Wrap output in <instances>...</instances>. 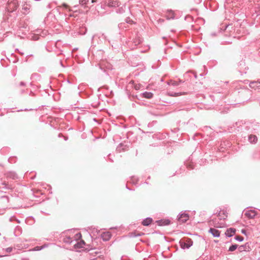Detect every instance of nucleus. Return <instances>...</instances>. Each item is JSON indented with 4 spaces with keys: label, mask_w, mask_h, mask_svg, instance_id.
I'll return each mask as SVG.
<instances>
[{
    "label": "nucleus",
    "mask_w": 260,
    "mask_h": 260,
    "mask_svg": "<svg viewBox=\"0 0 260 260\" xmlns=\"http://www.w3.org/2000/svg\"><path fill=\"white\" fill-rule=\"evenodd\" d=\"M88 2V0H80V4L82 6L85 5Z\"/></svg>",
    "instance_id": "nucleus-17"
},
{
    "label": "nucleus",
    "mask_w": 260,
    "mask_h": 260,
    "mask_svg": "<svg viewBox=\"0 0 260 260\" xmlns=\"http://www.w3.org/2000/svg\"><path fill=\"white\" fill-rule=\"evenodd\" d=\"M82 235L81 234L79 233L75 235V239L76 240H80L81 238Z\"/></svg>",
    "instance_id": "nucleus-18"
},
{
    "label": "nucleus",
    "mask_w": 260,
    "mask_h": 260,
    "mask_svg": "<svg viewBox=\"0 0 260 260\" xmlns=\"http://www.w3.org/2000/svg\"><path fill=\"white\" fill-rule=\"evenodd\" d=\"M235 239L239 241H242L244 239L243 237L240 236H237Z\"/></svg>",
    "instance_id": "nucleus-19"
},
{
    "label": "nucleus",
    "mask_w": 260,
    "mask_h": 260,
    "mask_svg": "<svg viewBox=\"0 0 260 260\" xmlns=\"http://www.w3.org/2000/svg\"><path fill=\"white\" fill-rule=\"evenodd\" d=\"M62 6H63L64 7H65L66 8H69V6H68V5L66 4H63L62 5Z\"/></svg>",
    "instance_id": "nucleus-23"
},
{
    "label": "nucleus",
    "mask_w": 260,
    "mask_h": 260,
    "mask_svg": "<svg viewBox=\"0 0 260 260\" xmlns=\"http://www.w3.org/2000/svg\"><path fill=\"white\" fill-rule=\"evenodd\" d=\"M6 251H7L8 252H11V251H12V248H8L6 249Z\"/></svg>",
    "instance_id": "nucleus-22"
},
{
    "label": "nucleus",
    "mask_w": 260,
    "mask_h": 260,
    "mask_svg": "<svg viewBox=\"0 0 260 260\" xmlns=\"http://www.w3.org/2000/svg\"><path fill=\"white\" fill-rule=\"evenodd\" d=\"M218 216L220 219H224L228 216V213L224 210H221Z\"/></svg>",
    "instance_id": "nucleus-8"
},
{
    "label": "nucleus",
    "mask_w": 260,
    "mask_h": 260,
    "mask_svg": "<svg viewBox=\"0 0 260 260\" xmlns=\"http://www.w3.org/2000/svg\"><path fill=\"white\" fill-rule=\"evenodd\" d=\"M180 82H181L180 80H179L178 81H173V80H170L168 82V84L169 85H173V86H178V85H179Z\"/></svg>",
    "instance_id": "nucleus-13"
},
{
    "label": "nucleus",
    "mask_w": 260,
    "mask_h": 260,
    "mask_svg": "<svg viewBox=\"0 0 260 260\" xmlns=\"http://www.w3.org/2000/svg\"><path fill=\"white\" fill-rule=\"evenodd\" d=\"M189 216L187 214H182L179 217L178 220L181 222H185L188 219Z\"/></svg>",
    "instance_id": "nucleus-7"
},
{
    "label": "nucleus",
    "mask_w": 260,
    "mask_h": 260,
    "mask_svg": "<svg viewBox=\"0 0 260 260\" xmlns=\"http://www.w3.org/2000/svg\"><path fill=\"white\" fill-rule=\"evenodd\" d=\"M237 245H233L230 247L229 250L230 251H234L237 249Z\"/></svg>",
    "instance_id": "nucleus-15"
},
{
    "label": "nucleus",
    "mask_w": 260,
    "mask_h": 260,
    "mask_svg": "<svg viewBox=\"0 0 260 260\" xmlns=\"http://www.w3.org/2000/svg\"><path fill=\"white\" fill-rule=\"evenodd\" d=\"M242 233L245 234V231L244 230H242Z\"/></svg>",
    "instance_id": "nucleus-25"
},
{
    "label": "nucleus",
    "mask_w": 260,
    "mask_h": 260,
    "mask_svg": "<svg viewBox=\"0 0 260 260\" xmlns=\"http://www.w3.org/2000/svg\"><path fill=\"white\" fill-rule=\"evenodd\" d=\"M244 215L249 218H253L256 215V213L254 210H249L246 211Z\"/></svg>",
    "instance_id": "nucleus-3"
},
{
    "label": "nucleus",
    "mask_w": 260,
    "mask_h": 260,
    "mask_svg": "<svg viewBox=\"0 0 260 260\" xmlns=\"http://www.w3.org/2000/svg\"><path fill=\"white\" fill-rule=\"evenodd\" d=\"M248 139L250 142L252 143H255L257 141V137L255 135H250Z\"/></svg>",
    "instance_id": "nucleus-11"
},
{
    "label": "nucleus",
    "mask_w": 260,
    "mask_h": 260,
    "mask_svg": "<svg viewBox=\"0 0 260 260\" xmlns=\"http://www.w3.org/2000/svg\"><path fill=\"white\" fill-rule=\"evenodd\" d=\"M243 247H244V246H241L240 247V248L242 249V248H243Z\"/></svg>",
    "instance_id": "nucleus-29"
},
{
    "label": "nucleus",
    "mask_w": 260,
    "mask_h": 260,
    "mask_svg": "<svg viewBox=\"0 0 260 260\" xmlns=\"http://www.w3.org/2000/svg\"><path fill=\"white\" fill-rule=\"evenodd\" d=\"M209 231L214 237H218L220 236V232L215 229L211 228Z\"/></svg>",
    "instance_id": "nucleus-9"
},
{
    "label": "nucleus",
    "mask_w": 260,
    "mask_h": 260,
    "mask_svg": "<svg viewBox=\"0 0 260 260\" xmlns=\"http://www.w3.org/2000/svg\"><path fill=\"white\" fill-rule=\"evenodd\" d=\"M130 83H132V84H134V81H131L130 82Z\"/></svg>",
    "instance_id": "nucleus-26"
},
{
    "label": "nucleus",
    "mask_w": 260,
    "mask_h": 260,
    "mask_svg": "<svg viewBox=\"0 0 260 260\" xmlns=\"http://www.w3.org/2000/svg\"><path fill=\"white\" fill-rule=\"evenodd\" d=\"M142 87V85L141 84H134V88L136 90H139Z\"/></svg>",
    "instance_id": "nucleus-16"
},
{
    "label": "nucleus",
    "mask_w": 260,
    "mask_h": 260,
    "mask_svg": "<svg viewBox=\"0 0 260 260\" xmlns=\"http://www.w3.org/2000/svg\"><path fill=\"white\" fill-rule=\"evenodd\" d=\"M120 5V2L117 0H109L107 6L109 7H116Z\"/></svg>",
    "instance_id": "nucleus-2"
},
{
    "label": "nucleus",
    "mask_w": 260,
    "mask_h": 260,
    "mask_svg": "<svg viewBox=\"0 0 260 260\" xmlns=\"http://www.w3.org/2000/svg\"><path fill=\"white\" fill-rule=\"evenodd\" d=\"M85 244V242L83 240H81L79 242L75 245V247L76 248H80L83 247Z\"/></svg>",
    "instance_id": "nucleus-12"
},
{
    "label": "nucleus",
    "mask_w": 260,
    "mask_h": 260,
    "mask_svg": "<svg viewBox=\"0 0 260 260\" xmlns=\"http://www.w3.org/2000/svg\"><path fill=\"white\" fill-rule=\"evenodd\" d=\"M101 237L104 241H108L111 237V234L108 232H105L101 235Z\"/></svg>",
    "instance_id": "nucleus-5"
},
{
    "label": "nucleus",
    "mask_w": 260,
    "mask_h": 260,
    "mask_svg": "<svg viewBox=\"0 0 260 260\" xmlns=\"http://www.w3.org/2000/svg\"><path fill=\"white\" fill-rule=\"evenodd\" d=\"M185 93H183L182 94H184ZM182 95L181 93H175L174 95H173V94H171L170 95L171 96H178V95Z\"/></svg>",
    "instance_id": "nucleus-20"
},
{
    "label": "nucleus",
    "mask_w": 260,
    "mask_h": 260,
    "mask_svg": "<svg viewBox=\"0 0 260 260\" xmlns=\"http://www.w3.org/2000/svg\"><path fill=\"white\" fill-rule=\"evenodd\" d=\"M170 223V221L169 220H166L164 221V224L167 225Z\"/></svg>",
    "instance_id": "nucleus-21"
},
{
    "label": "nucleus",
    "mask_w": 260,
    "mask_h": 260,
    "mask_svg": "<svg viewBox=\"0 0 260 260\" xmlns=\"http://www.w3.org/2000/svg\"><path fill=\"white\" fill-rule=\"evenodd\" d=\"M192 240L189 238L180 241L181 247L183 249L189 248L192 245Z\"/></svg>",
    "instance_id": "nucleus-1"
},
{
    "label": "nucleus",
    "mask_w": 260,
    "mask_h": 260,
    "mask_svg": "<svg viewBox=\"0 0 260 260\" xmlns=\"http://www.w3.org/2000/svg\"><path fill=\"white\" fill-rule=\"evenodd\" d=\"M96 0H92V3L96 2Z\"/></svg>",
    "instance_id": "nucleus-28"
},
{
    "label": "nucleus",
    "mask_w": 260,
    "mask_h": 260,
    "mask_svg": "<svg viewBox=\"0 0 260 260\" xmlns=\"http://www.w3.org/2000/svg\"><path fill=\"white\" fill-rule=\"evenodd\" d=\"M152 220L151 218H148L143 221L142 224L144 225H148L152 222Z\"/></svg>",
    "instance_id": "nucleus-14"
},
{
    "label": "nucleus",
    "mask_w": 260,
    "mask_h": 260,
    "mask_svg": "<svg viewBox=\"0 0 260 260\" xmlns=\"http://www.w3.org/2000/svg\"><path fill=\"white\" fill-rule=\"evenodd\" d=\"M142 96L147 99H151L153 96V94L150 92H145L142 94Z\"/></svg>",
    "instance_id": "nucleus-10"
},
{
    "label": "nucleus",
    "mask_w": 260,
    "mask_h": 260,
    "mask_svg": "<svg viewBox=\"0 0 260 260\" xmlns=\"http://www.w3.org/2000/svg\"><path fill=\"white\" fill-rule=\"evenodd\" d=\"M249 86L251 88H253L254 89L260 88V82L258 81H253L251 82L249 84Z\"/></svg>",
    "instance_id": "nucleus-4"
},
{
    "label": "nucleus",
    "mask_w": 260,
    "mask_h": 260,
    "mask_svg": "<svg viewBox=\"0 0 260 260\" xmlns=\"http://www.w3.org/2000/svg\"><path fill=\"white\" fill-rule=\"evenodd\" d=\"M236 232V229L233 228H230L227 229L226 231L225 234L226 236L228 237H232L233 236Z\"/></svg>",
    "instance_id": "nucleus-6"
},
{
    "label": "nucleus",
    "mask_w": 260,
    "mask_h": 260,
    "mask_svg": "<svg viewBox=\"0 0 260 260\" xmlns=\"http://www.w3.org/2000/svg\"><path fill=\"white\" fill-rule=\"evenodd\" d=\"M150 86V84H149V85L147 86L146 88H147V89H148V88H149V86Z\"/></svg>",
    "instance_id": "nucleus-27"
},
{
    "label": "nucleus",
    "mask_w": 260,
    "mask_h": 260,
    "mask_svg": "<svg viewBox=\"0 0 260 260\" xmlns=\"http://www.w3.org/2000/svg\"><path fill=\"white\" fill-rule=\"evenodd\" d=\"M170 14L171 15V18H173L174 17V14H173V13L172 12H170Z\"/></svg>",
    "instance_id": "nucleus-24"
}]
</instances>
